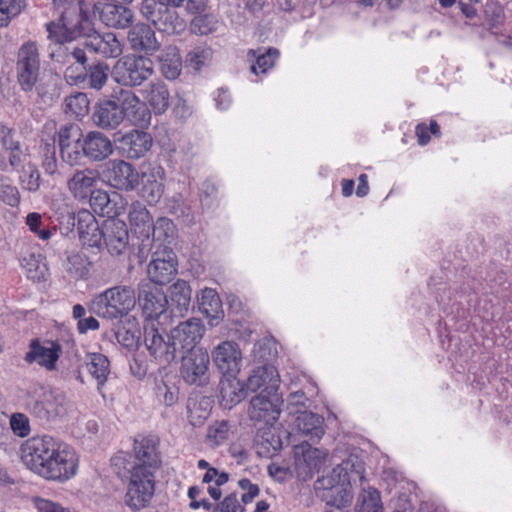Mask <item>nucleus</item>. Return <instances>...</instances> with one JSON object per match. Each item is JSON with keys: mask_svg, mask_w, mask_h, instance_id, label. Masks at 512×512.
<instances>
[{"mask_svg": "<svg viewBox=\"0 0 512 512\" xmlns=\"http://www.w3.org/2000/svg\"><path fill=\"white\" fill-rule=\"evenodd\" d=\"M22 463L46 480L66 482L76 476L79 455L70 445L51 436H36L20 448Z\"/></svg>", "mask_w": 512, "mask_h": 512, "instance_id": "obj_1", "label": "nucleus"}, {"mask_svg": "<svg viewBox=\"0 0 512 512\" xmlns=\"http://www.w3.org/2000/svg\"><path fill=\"white\" fill-rule=\"evenodd\" d=\"M112 463L117 474L126 482L124 503L132 511L146 508L155 493V472L149 467H127L128 455L117 454Z\"/></svg>", "mask_w": 512, "mask_h": 512, "instance_id": "obj_2", "label": "nucleus"}, {"mask_svg": "<svg viewBox=\"0 0 512 512\" xmlns=\"http://www.w3.org/2000/svg\"><path fill=\"white\" fill-rule=\"evenodd\" d=\"M135 290L128 285H116L95 295L89 304L92 313L107 320L127 316L136 306Z\"/></svg>", "mask_w": 512, "mask_h": 512, "instance_id": "obj_3", "label": "nucleus"}, {"mask_svg": "<svg viewBox=\"0 0 512 512\" xmlns=\"http://www.w3.org/2000/svg\"><path fill=\"white\" fill-rule=\"evenodd\" d=\"M26 405L41 420H55L67 411V399L64 393L39 384H32L26 389Z\"/></svg>", "mask_w": 512, "mask_h": 512, "instance_id": "obj_4", "label": "nucleus"}, {"mask_svg": "<svg viewBox=\"0 0 512 512\" xmlns=\"http://www.w3.org/2000/svg\"><path fill=\"white\" fill-rule=\"evenodd\" d=\"M154 72L153 61L144 56L126 55L113 66L111 76L115 82L126 87L140 86Z\"/></svg>", "mask_w": 512, "mask_h": 512, "instance_id": "obj_5", "label": "nucleus"}, {"mask_svg": "<svg viewBox=\"0 0 512 512\" xmlns=\"http://www.w3.org/2000/svg\"><path fill=\"white\" fill-rule=\"evenodd\" d=\"M101 175L107 184L121 191L131 192L140 185L139 171L122 159L107 161L102 166Z\"/></svg>", "mask_w": 512, "mask_h": 512, "instance_id": "obj_6", "label": "nucleus"}, {"mask_svg": "<svg viewBox=\"0 0 512 512\" xmlns=\"http://www.w3.org/2000/svg\"><path fill=\"white\" fill-rule=\"evenodd\" d=\"M141 13L153 25L168 35H180L186 29L185 20L179 13L167 7H156L153 0H144L141 4Z\"/></svg>", "mask_w": 512, "mask_h": 512, "instance_id": "obj_7", "label": "nucleus"}, {"mask_svg": "<svg viewBox=\"0 0 512 512\" xmlns=\"http://www.w3.org/2000/svg\"><path fill=\"white\" fill-rule=\"evenodd\" d=\"M139 195L149 205L157 204L165 191L166 173L158 163H147L141 166Z\"/></svg>", "mask_w": 512, "mask_h": 512, "instance_id": "obj_8", "label": "nucleus"}, {"mask_svg": "<svg viewBox=\"0 0 512 512\" xmlns=\"http://www.w3.org/2000/svg\"><path fill=\"white\" fill-rule=\"evenodd\" d=\"M40 59L35 43L28 42L21 46L17 59V78L24 91H31L38 82Z\"/></svg>", "mask_w": 512, "mask_h": 512, "instance_id": "obj_9", "label": "nucleus"}, {"mask_svg": "<svg viewBox=\"0 0 512 512\" xmlns=\"http://www.w3.org/2000/svg\"><path fill=\"white\" fill-rule=\"evenodd\" d=\"M210 357L206 349L199 347L182 356L180 374L188 384L204 385L209 376Z\"/></svg>", "mask_w": 512, "mask_h": 512, "instance_id": "obj_10", "label": "nucleus"}, {"mask_svg": "<svg viewBox=\"0 0 512 512\" xmlns=\"http://www.w3.org/2000/svg\"><path fill=\"white\" fill-rule=\"evenodd\" d=\"M212 361L222 376H238L242 369L243 356L238 343L225 340L211 351Z\"/></svg>", "mask_w": 512, "mask_h": 512, "instance_id": "obj_11", "label": "nucleus"}, {"mask_svg": "<svg viewBox=\"0 0 512 512\" xmlns=\"http://www.w3.org/2000/svg\"><path fill=\"white\" fill-rule=\"evenodd\" d=\"M178 260L175 252L164 246L152 253L150 262L147 265L149 279L158 285H164L177 274Z\"/></svg>", "mask_w": 512, "mask_h": 512, "instance_id": "obj_12", "label": "nucleus"}, {"mask_svg": "<svg viewBox=\"0 0 512 512\" xmlns=\"http://www.w3.org/2000/svg\"><path fill=\"white\" fill-rule=\"evenodd\" d=\"M205 332L204 325L199 319L192 318L179 323L168 333V339L176 348L177 353H187L195 350Z\"/></svg>", "mask_w": 512, "mask_h": 512, "instance_id": "obj_13", "label": "nucleus"}, {"mask_svg": "<svg viewBox=\"0 0 512 512\" xmlns=\"http://www.w3.org/2000/svg\"><path fill=\"white\" fill-rule=\"evenodd\" d=\"M282 403V396L278 392H260L250 401V418L255 422L272 426L280 416Z\"/></svg>", "mask_w": 512, "mask_h": 512, "instance_id": "obj_14", "label": "nucleus"}, {"mask_svg": "<svg viewBox=\"0 0 512 512\" xmlns=\"http://www.w3.org/2000/svg\"><path fill=\"white\" fill-rule=\"evenodd\" d=\"M58 145L62 161L69 165L79 164L83 156V134L78 125L69 124L60 127Z\"/></svg>", "mask_w": 512, "mask_h": 512, "instance_id": "obj_15", "label": "nucleus"}, {"mask_svg": "<svg viewBox=\"0 0 512 512\" xmlns=\"http://www.w3.org/2000/svg\"><path fill=\"white\" fill-rule=\"evenodd\" d=\"M77 219V231L79 240L87 248H100L103 238V228L100 229L96 218L88 210H80L77 215H68V225L75 226Z\"/></svg>", "mask_w": 512, "mask_h": 512, "instance_id": "obj_16", "label": "nucleus"}, {"mask_svg": "<svg viewBox=\"0 0 512 512\" xmlns=\"http://www.w3.org/2000/svg\"><path fill=\"white\" fill-rule=\"evenodd\" d=\"M144 342L150 355L159 365L166 366L175 360L177 351L172 341L168 336L165 338L159 333L153 323L145 327Z\"/></svg>", "mask_w": 512, "mask_h": 512, "instance_id": "obj_17", "label": "nucleus"}, {"mask_svg": "<svg viewBox=\"0 0 512 512\" xmlns=\"http://www.w3.org/2000/svg\"><path fill=\"white\" fill-rule=\"evenodd\" d=\"M61 353L62 348L57 342L32 340L24 359L29 364L35 363L47 371H54Z\"/></svg>", "mask_w": 512, "mask_h": 512, "instance_id": "obj_18", "label": "nucleus"}, {"mask_svg": "<svg viewBox=\"0 0 512 512\" xmlns=\"http://www.w3.org/2000/svg\"><path fill=\"white\" fill-rule=\"evenodd\" d=\"M119 101L124 119H127L132 125L145 127L150 124L151 111L134 92L121 89L119 91Z\"/></svg>", "mask_w": 512, "mask_h": 512, "instance_id": "obj_19", "label": "nucleus"}, {"mask_svg": "<svg viewBox=\"0 0 512 512\" xmlns=\"http://www.w3.org/2000/svg\"><path fill=\"white\" fill-rule=\"evenodd\" d=\"M124 5L117 2H96L93 6V13L106 26L124 29L132 22L134 17L132 10Z\"/></svg>", "mask_w": 512, "mask_h": 512, "instance_id": "obj_20", "label": "nucleus"}, {"mask_svg": "<svg viewBox=\"0 0 512 512\" xmlns=\"http://www.w3.org/2000/svg\"><path fill=\"white\" fill-rule=\"evenodd\" d=\"M93 121L101 129H115L124 121L119 94L114 99H104L94 106Z\"/></svg>", "mask_w": 512, "mask_h": 512, "instance_id": "obj_21", "label": "nucleus"}, {"mask_svg": "<svg viewBox=\"0 0 512 512\" xmlns=\"http://www.w3.org/2000/svg\"><path fill=\"white\" fill-rule=\"evenodd\" d=\"M102 241H104L110 254H122L129 244V233L126 223L117 218L106 220L103 225Z\"/></svg>", "mask_w": 512, "mask_h": 512, "instance_id": "obj_22", "label": "nucleus"}, {"mask_svg": "<svg viewBox=\"0 0 512 512\" xmlns=\"http://www.w3.org/2000/svg\"><path fill=\"white\" fill-rule=\"evenodd\" d=\"M136 462L128 459L127 467H149L155 472L160 462L158 440L151 436H138L134 440Z\"/></svg>", "mask_w": 512, "mask_h": 512, "instance_id": "obj_23", "label": "nucleus"}, {"mask_svg": "<svg viewBox=\"0 0 512 512\" xmlns=\"http://www.w3.org/2000/svg\"><path fill=\"white\" fill-rule=\"evenodd\" d=\"M317 488H322L335 493L343 494L339 505H344L351 501L352 496L349 491L350 478L347 471V464L337 465L329 475L318 479Z\"/></svg>", "mask_w": 512, "mask_h": 512, "instance_id": "obj_24", "label": "nucleus"}, {"mask_svg": "<svg viewBox=\"0 0 512 512\" xmlns=\"http://www.w3.org/2000/svg\"><path fill=\"white\" fill-rule=\"evenodd\" d=\"M99 173L92 168L77 169L67 180V190L78 200H87L98 182Z\"/></svg>", "mask_w": 512, "mask_h": 512, "instance_id": "obj_25", "label": "nucleus"}, {"mask_svg": "<svg viewBox=\"0 0 512 512\" xmlns=\"http://www.w3.org/2000/svg\"><path fill=\"white\" fill-rule=\"evenodd\" d=\"M280 376L273 365H264L254 369L246 381V389L252 392L261 390L265 394L278 392Z\"/></svg>", "mask_w": 512, "mask_h": 512, "instance_id": "obj_26", "label": "nucleus"}, {"mask_svg": "<svg viewBox=\"0 0 512 512\" xmlns=\"http://www.w3.org/2000/svg\"><path fill=\"white\" fill-rule=\"evenodd\" d=\"M82 151L91 161H103L112 155L114 147L108 136L99 131H90L83 137Z\"/></svg>", "mask_w": 512, "mask_h": 512, "instance_id": "obj_27", "label": "nucleus"}, {"mask_svg": "<svg viewBox=\"0 0 512 512\" xmlns=\"http://www.w3.org/2000/svg\"><path fill=\"white\" fill-rule=\"evenodd\" d=\"M128 220L132 232L142 241L149 240L153 230V218L144 204L140 201L131 203L128 210Z\"/></svg>", "mask_w": 512, "mask_h": 512, "instance_id": "obj_28", "label": "nucleus"}, {"mask_svg": "<svg viewBox=\"0 0 512 512\" xmlns=\"http://www.w3.org/2000/svg\"><path fill=\"white\" fill-rule=\"evenodd\" d=\"M122 154L129 159L143 157L152 146V137L149 133L133 130L119 139Z\"/></svg>", "mask_w": 512, "mask_h": 512, "instance_id": "obj_29", "label": "nucleus"}, {"mask_svg": "<svg viewBox=\"0 0 512 512\" xmlns=\"http://www.w3.org/2000/svg\"><path fill=\"white\" fill-rule=\"evenodd\" d=\"M142 96L154 114L161 115L169 107L170 93L165 83L160 80L148 83L142 90Z\"/></svg>", "mask_w": 512, "mask_h": 512, "instance_id": "obj_30", "label": "nucleus"}, {"mask_svg": "<svg viewBox=\"0 0 512 512\" xmlns=\"http://www.w3.org/2000/svg\"><path fill=\"white\" fill-rule=\"evenodd\" d=\"M83 44L92 51L104 57H117L122 53V44L114 33H94L89 36Z\"/></svg>", "mask_w": 512, "mask_h": 512, "instance_id": "obj_31", "label": "nucleus"}, {"mask_svg": "<svg viewBox=\"0 0 512 512\" xmlns=\"http://www.w3.org/2000/svg\"><path fill=\"white\" fill-rule=\"evenodd\" d=\"M219 385L220 403L226 409H231L246 397V385L237 376H223Z\"/></svg>", "mask_w": 512, "mask_h": 512, "instance_id": "obj_32", "label": "nucleus"}, {"mask_svg": "<svg viewBox=\"0 0 512 512\" xmlns=\"http://www.w3.org/2000/svg\"><path fill=\"white\" fill-rule=\"evenodd\" d=\"M199 309L209 319L210 326H216L223 318V310L221 300L217 292L212 288L201 290L197 296Z\"/></svg>", "mask_w": 512, "mask_h": 512, "instance_id": "obj_33", "label": "nucleus"}, {"mask_svg": "<svg viewBox=\"0 0 512 512\" xmlns=\"http://www.w3.org/2000/svg\"><path fill=\"white\" fill-rule=\"evenodd\" d=\"M142 311L147 320L159 317L168 305V300L161 290H142L139 296Z\"/></svg>", "mask_w": 512, "mask_h": 512, "instance_id": "obj_34", "label": "nucleus"}, {"mask_svg": "<svg viewBox=\"0 0 512 512\" xmlns=\"http://www.w3.org/2000/svg\"><path fill=\"white\" fill-rule=\"evenodd\" d=\"M192 290L189 283L183 279H178L167 290V300L172 312L183 315L187 312L191 302Z\"/></svg>", "mask_w": 512, "mask_h": 512, "instance_id": "obj_35", "label": "nucleus"}, {"mask_svg": "<svg viewBox=\"0 0 512 512\" xmlns=\"http://www.w3.org/2000/svg\"><path fill=\"white\" fill-rule=\"evenodd\" d=\"M47 32L49 39L57 43H64L80 37L83 34V28L79 19L69 22L66 18H62L58 23H48Z\"/></svg>", "mask_w": 512, "mask_h": 512, "instance_id": "obj_36", "label": "nucleus"}, {"mask_svg": "<svg viewBox=\"0 0 512 512\" xmlns=\"http://www.w3.org/2000/svg\"><path fill=\"white\" fill-rule=\"evenodd\" d=\"M128 41L134 50H155L158 47L154 31L145 23H138L131 27Z\"/></svg>", "mask_w": 512, "mask_h": 512, "instance_id": "obj_37", "label": "nucleus"}, {"mask_svg": "<svg viewBox=\"0 0 512 512\" xmlns=\"http://www.w3.org/2000/svg\"><path fill=\"white\" fill-rule=\"evenodd\" d=\"M85 365L90 375L97 381V388L101 390L110 374V362L108 358L97 352L87 353Z\"/></svg>", "mask_w": 512, "mask_h": 512, "instance_id": "obj_38", "label": "nucleus"}, {"mask_svg": "<svg viewBox=\"0 0 512 512\" xmlns=\"http://www.w3.org/2000/svg\"><path fill=\"white\" fill-rule=\"evenodd\" d=\"M160 70L167 79H176L182 70V58L175 46L164 48L159 55Z\"/></svg>", "mask_w": 512, "mask_h": 512, "instance_id": "obj_39", "label": "nucleus"}, {"mask_svg": "<svg viewBox=\"0 0 512 512\" xmlns=\"http://www.w3.org/2000/svg\"><path fill=\"white\" fill-rule=\"evenodd\" d=\"M295 426L310 439H320L324 434L323 418L312 412H301L295 420Z\"/></svg>", "mask_w": 512, "mask_h": 512, "instance_id": "obj_40", "label": "nucleus"}, {"mask_svg": "<svg viewBox=\"0 0 512 512\" xmlns=\"http://www.w3.org/2000/svg\"><path fill=\"white\" fill-rule=\"evenodd\" d=\"M90 261L81 251H71L67 253L64 262L66 272L74 278H84L89 273Z\"/></svg>", "mask_w": 512, "mask_h": 512, "instance_id": "obj_41", "label": "nucleus"}, {"mask_svg": "<svg viewBox=\"0 0 512 512\" xmlns=\"http://www.w3.org/2000/svg\"><path fill=\"white\" fill-rule=\"evenodd\" d=\"M301 450L302 456L298 458L297 465L301 467L302 464H305L307 468V474L318 471L327 457V452L325 450L314 448L309 445L303 446Z\"/></svg>", "mask_w": 512, "mask_h": 512, "instance_id": "obj_42", "label": "nucleus"}, {"mask_svg": "<svg viewBox=\"0 0 512 512\" xmlns=\"http://www.w3.org/2000/svg\"><path fill=\"white\" fill-rule=\"evenodd\" d=\"M10 133L9 129L2 128L1 129V135H2V141L5 149L9 151V162L10 165L16 169H18L19 166L27 164V162L30 161L29 155L20 149L18 143H15L11 139L8 138V134Z\"/></svg>", "mask_w": 512, "mask_h": 512, "instance_id": "obj_43", "label": "nucleus"}, {"mask_svg": "<svg viewBox=\"0 0 512 512\" xmlns=\"http://www.w3.org/2000/svg\"><path fill=\"white\" fill-rule=\"evenodd\" d=\"M219 20L212 14H200L195 16L190 23V30L196 35H209L217 31Z\"/></svg>", "mask_w": 512, "mask_h": 512, "instance_id": "obj_44", "label": "nucleus"}, {"mask_svg": "<svg viewBox=\"0 0 512 512\" xmlns=\"http://www.w3.org/2000/svg\"><path fill=\"white\" fill-rule=\"evenodd\" d=\"M249 55L255 57V63L251 65V72L258 75L259 73L265 74L271 69L275 63V60L279 56V52L276 49H269L265 53L259 51H249Z\"/></svg>", "mask_w": 512, "mask_h": 512, "instance_id": "obj_45", "label": "nucleus"}, {"mask_svg": "<svg viewBox=\"0 0 512 512\" xmlns=\"http://www.w3.org/2000/svg\"><path fill=\"white\" fill-rule=\"evenodd\" d=\"M21 265L29 279L41 281L46 275V265L40 255L30 254L28 257H22Z\"/></svg>", "mask_w": 512, "mask_h": 512, "instance_id": "obj_46", "label": "nucleus"}, {"mask_svg": "<svg viewBox=\"0 0 512 512\" xmlns=\"http://www.w3.org/2000/svg\"><path fill=\"white\" fill-rule=\"evenodd\" d=\"M213 50L207 45L194 47L186 56V63L194 70H200L208 65L212 59Z\"/></svg>", "mask_w": 512, "mask_h": 512, "instance_id": "obj_47", "label": "nucleus"}, {"mask_svg": "<svg viewBox=\"0 0 512 512\" xmlns=\"http://www.w3.org/2000/svg\"><path fill=\"white\" fill-rule=\"evenodd\" d=\"M25 7V0H0V27L7 26Z\"/></svg>", "mask_w": 512, "mask_h": 512, "instance_id": "obj_48", "label": "nucleus"}, {"mask_svg": "<svg viewBox=\"0 0 512 512\" xmlns=\"http://www.w3.org/2000/svg\"><path fill=\"white\" fill-rule=\"evenodd\" d=\"M19 172V181L22 188L30 192H36L40 187V173L37 167L31 162H27Z\"/></svg>", "mask_w": 512, "mask_h": 512, "instance_id": "obj_49", "label": "nucleus"}, {"mask_svg": "<svg viewBox=\"0 0 512 512\" xmlns=\"http://www.w3.org/2000/svg\"><path fill=\"white\" fill-rule=\"evenodd\" d=\"M65 111L75 117H83L89 111V99L84 93H76L66 97Z\"/></svg>", "mask_w": 512, "mask_h": 512, "instance_id": "obj_50", "label": "nucleus"}, {"mask_svg": "<svg viewBox=\"0 0 512 512\" xmlns=\"http://www.w3.org/2000/svg\"><path fill=\"white\" fill-rule=\"evenodd\" d=\"M25 224L30 232L35 234L39 239L48 241L54 234V230L50 228H42V215L37 212H31L25 217Z\"/></svg>", "mask_w": 512, "mask_h": 512, "instance_id": "obj_51", "label": "nucleus"}, {"mask_svg": "<svg viewBox=\"0 0 512 512\" xmlns=\"http://www.w3.org/2000/svg\"><path fill=\"white\" fill-rule=\"evenodd\" d=\"M361 512H382V502L380 493L374 488L364 489L360 495Z\"/></svg>", "mask_w": 512, "mask_h": 512, "instance_id": "obj_52", "label": "nucleus"}, {"mask_svg": "<svg viewBox=\"0 0 512 512\" xmlns=\"http://www.w3.org/2000/svg\"><path fill=\"white\" fill-rule=\"evenodd\" d=\"M175 225L169 218L161 217L156 223H153L152 235L158 240L170 243L175 237Z\"/></svg>", "mask_w": 512, "mask_h": 512, "instance_id": "obj_53", "label": "nucleus"}, {"mask_svg": "<svg viewBox=\"0 0 512 512\" xmlns=\"http://www.w3.org/2000/svg\"><path fill=\"white\" fill-rule=\"evenodd\" d=\"M179 390L175 384L161 381L156 385V396L160 403L172 406L178 401Z\"/></svg>", "mask_w": 512, "mask_h": 512, "instance_id": "obj_54", "label": "nucleus"}, {"mask_svg": "<svg viewBox=\"0 0 512 512\" xmlns=\"http://www.w3.org/2000/svg\"><path fill=\"white\" fill-rule=\"evenodd\" d=\"M10 429L20 438L27 437L31 432L30 420L24 413H13L9 419Z\"/></svg>", "mask_w": 512, "mask_h": 512, "instance_id": "obj_55", "label": "nucleus"}, {"mask_svg": "<svg viewBox=\"0 0 512 512\" xmlns=\"http://www.w3.org/2000/svg\"><path fill=\"white\" fill-rule=\"evenodd\" d=\"M229 433L230 426L228 422H216L209 427L207 439L212 445L218 446L228 439Z\"/></svg>", "mask_w": 512, "mask_h": 512, "instance_id": "obj_56", "label": "nucleus"}, {"mask_svg": "<svg viewBox=\"0 0 512 512\" xmlns=\"http://www.w3.org/2000/svg\"><path fill=\"white\" fill-rule=\"evenodd\" d=\"M31 504L37 512H74L60 503L42 496H33Z\"/></svg>", "mask_w": 512, "mask_h": 512, "instance_id": "obj_57", "label": "nucleus"}, {"mask_svg": "<svg viewBox=\"0 0 512 512\" xmlns=\"http://www.w3.org/2000/svg\"><path fill=\"white\" fill-rule=\"evenodd\" d=\"M42 167L47 174H54L57 171L56 148L54 143L41 145Z\"/></svg>", "mask_w": 512, "mask_h": 512, "instance_id": "obj_58", "label": "nucleus"}, {"mask_svg": "<svg viewBox=\"0 0 512 512\" xmlns=\"http://www.w3.org/2000/svg\"><path fill=\"white\" fill-rule=\"evenodd\" d=\"M109 68L106 64H97L93 66L88 75V83L91 88L101 89L108 79Z\"/></svg>", "mask_w": 512, "mask_h": 512, "instance_id": "obj_59", "label": "nucleus"}, {"mask_svg": "<svg viewBox=\"0 0 512 512\" xmlns=\"http://www.w3.org/2000/svg\"><path fill=\"white\" fill-rule=\"evenodd\" d=\"M0 199L9 206H17L20 202V194L16 186L7 179H0Z\"/></svg>", "mask_w": 512, "mask_h": 512, "instance_id": "obj_60", "label": "nucleus"}, {"mask_svg": "<svg viewBox=\"0 0 512 512\" xmlns=\"http://www.w3.org/2000/svg\"><path fill=\"white\" fill-rule=\"evenodd\" d=\"M238 486L243 490L241 500L244 504L251 503L259 495V487L249 479L243 478L238 481Z\"/></svg>", "mask_w": 512, "mask_h": 512, "instance_id": "obj_61", "label": "nucleus"}, {"mask_svg": "<svg viewBox=\"0 0 512 512\" xmlns=\"http://www.w3.org/2000/svg\"><path fill=\"white\" fill-rule=\"evenodd\" d=\"M439 125L436 121H431L430 126L427 127L425 124H418L416 126V136L418 143L422 146L426 145L430 140V134H438Z\"/></svg>", "mask_w": 512, "mask_h": 512, "instance_id": "obj_62", "label": "nucleus"}, {"mask_svg": "<svg viewBox=\"0 0 512 512\" xmlns=\"http://www.w3.org/2000/svg\"><path fill=\"white\" fill-rule=\"evenodd\" d=\"M213 512H244V508L233 493L226 496Z\"/></svg>", "mask_w": 512, "mask_h": 512, "instance_id": "obj_63", "label": "nucleus"}, {"mask_svg": "<svg viewBox=\"0 0 512 512\" xmlns=\"http://www.w3.org/2000/svg\"><path fill=\"white\" fill-rule=\"evenodd\" d=\"M90 201L91 205L96 210L97 208L100 209V211L104 212V209L108 206L110 199L107 192L102 190H93V193L90 195Z\"/></svg>", "mask_w": 512, "mask_h": 512, "instance_id": "obj_64", "label": "nucleus"}]
</instances>
